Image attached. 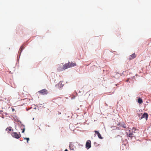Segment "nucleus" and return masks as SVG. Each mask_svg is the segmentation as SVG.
<instances>
[{
    "mask_svg": "<svg viewBox=\"0 0 151 151\" xmlns=\"http://www.w3.org/2000/svg\"><path fill=\"white\" fill-rule=\"evenodd\" d=\"M12 135L13 137L16 139H19L21 137V134L20 133L18 134L17 132H13L12 133Z\"/></svg>",
    "mask_w": 151,
    "mask_h": 151,
    "instance_id": "f257e3e1",
    "label": "nucleus"
},
{
    "mask_svg": "<svg viewBox=\"0 0 151 151\" xmlns=\"http://www.w3.org/2000/svg\"><path fill=\"white\" fill-rule=\"evenodd\" d=\"M135 130H136L135 129V128L134 127H133L132 128V132H131L130 130H129V131L130 132H129V133H128L127 134V137H132L133 135V133Z\"/></svg>",
    "mask_w": 151,
    "mask_h": 151,
    "instance_id": "f03ea898",
    "label": "nucleus"
},
{
    "mask_svg": "<svg viewBox=\"0 0 151 151\" xmlns=\"http://www.w3.org/2000/svg\"><path fill=\"white\" fill-rule=\"evenodd\" d=\"M91 147V140H88L86 142V148L87 149L90 148Z\"/></svg>",
    "mask_w": 151,
    "mask_h": 151,
    "instance_id": "7ed1b4c3",
    "label": "nucleus"
},
{
    "mask_svg": "<svg viewBox=\"0 0 151 151\" xmlns=\"http://www.w3.org/2000/svg\"><path fill=\"white\" fill-rule=\"evenodd\" d=\"M38 93L40 94H46L48 93L47 91L45 89L39 91Z\"/></svg>",
    "mask_w": 151,
    "mask_h": 151,
    "instance_id": "20e7f679",
    "label": "nucleus"
},
{
    "mask_svg": "<svg viewBox=\"0 0 151 151\" xmlns=\"http://www.w3.org/2000/svg\"><path fill=\"white\" fill-rule=\"evenodd\" d=\"M148 116L147 113H145L139 119H141L143 118H145L146 120H147L148 118Z\"/></svg>",
    "mask_w": 151,
    "mask_h": 151,
    "instance_id": "39448f33",
    "label": "nucleus"
},
{
    "mask_svg": "<svg viewBox=\"0 0 151 151\" xmlns=\"http://www.w3.org/2000/svg\"><path fill=\"white\" fill-rule=\"evenodd\" d=\"M94 132L96 134H97L99 138L101 139H103V137H102L101 134L98 131H95Z\"/></svg>",
    "mask_w": 151,
    "mask_h": 151,
    "instance_id": "423d86ee",
    "label": "nucleus"
},
{
    "mask_svg": "<svg viewBox=\"0 0 151 151\" xmlns=\"http://www.w3.org/2000/svg\"><path fill=\"white\" fill-rule=\"evenodd\" d=\"M69 63L65 64L63 66V68L64 69H66L68 68H69Z\"/></svg>",
    "mask_w": 151,
    "mask_h": 151,
    "instance_id": "0eeeda50",
    "label": "nucleus"
},
{
    "mask_svg": "<svg viewBox=\"0 0 151 151\" xmlns=\"http://www.w3.org/2000/svg\"><path fill=\"white\" fill-rule=\"evenodd\" d=\"M136 55L134 53L130 56L129 58V60H132V59L135 58L136 57Z\"/></svg>",
    "mask_w": 151,
    "mask_h": 151,
    "instance_id": "6e6552de",
    "label": "nucleus"
},
{
    "mask_svg": "<svg viewBox=\"0 0 151 151\" xmlns=\"http://www.w3.org/2000/svg\"><path fill=\"white\" fill-rule=\"evenodd\" d=\"M68 63L70 68L76 65V64L75 63L70 62H69Z\"/></svg>",
    "mask_w": 151,
    "mask_h": 151,
    "instance_id": "1a4fd4ad",
    "label": "nucleus"
},
{
    "mask_svg": "<svg viewBox=\"0 0 151 151\" xmlns=\"http://www.w3.org/2000/svg\"><path fill=\"white\" fill-rule=\"evenodd\" d=\"M24 46L23 45H22L21 46V47H20L19 50V52H20V53H21V52H22L23 50L24 49Z\"/></svg>",
    "mask_w": 151,
    "mask_h": 151,
    "instance_id": "9d476101",
    "label": "nucleus"
},
{
    "mask_svg": "<svg viewBox=\"0 0 151 151\" xmlns=\"http://www.w3.org/2000/svg\"><path fill=\"white\" fill-rule=\"evenodd\" d=\"M138 102L139 104H142L143 102L142 99L139 98L138 99Z\"/></svg>",
    "mask_w": 151,
    "mask_h": 151,
    "instance_id": "9b49d317",
    "label": "nucleus"
},
{
    "mask_svg": "<svg viewBox=\"0 0 151 151\" xmlns=\"http://www.w3.org/2000/svg\"><path fill=\"white\" fill-rule=\"evenodd\" d=\"M6 131H11L12 130L11 127H8V128H6Z\"/></svg>",
    "mask_w": 151,
    "mask_h": 151,
    "instance_id": "f8f14e48",
    "label": "nucleus"
},
{
    "mask_svg": "<svg viewBox=\"0 0 151 151\" xmlns=\"http://www.w3.org/2000/svg\"><path fill=\"white\" fill-rule=\"evenodd\" d=\"M24 139H26L27 140V143H28V141L29 140V138H24Z\"/></svg>",
    "mask_w": 151,
    "mask_h": 151,
    "instance_id": "ddd939ff",
    "label": "nucleus"
},
{
    "mask_svg": "<svg viewBox=\"0 0 151 151\" xmlns=\"http://www.w3.org/2000/svg\"><path fill=\"white\" fill-rule=\"evenodd\" d=\"M122 127L124 128H126V126L125 124H124L123 125H122Z\"/></svg>",
    "mask_w": 151,
    "mask_h": 151,
    "instance_id": "4468645a",
    "label": "nucleus"
},
{
    "mask_svg": "<svg viewBox=\"0 0 151 151\" xmlns=\"http://www.w3.org/2000/svg\"><path fill=\"white\" fill-rule=\"evenodd\" d=\"M22 129V133H24V131H25V128H23V129Z\"/></svg>",
    "mask_w": 151,
    "mask_h": 151,
    "instance_id": "2eb2a0df",
    "label": "nucleus"
},
{
    "mask_svg": "<svg viewBox=\"0 0 151 151\" xmlns=\"http://www.w3.org/2000/svg\"><path fill=\"white\" fill-rule=\"evenodd\" d=\"M138 116H139V117H140V114H138Z\"/></svg>",
    "mask_w": 151,
    "mask_h": 151,
    "instance_id": "dca6fc26",
    "label": "nucleus"
},
{
    "mask_svg": "<svg viewBox=\"0 0 151 151\" xmlns=\"http://www.w3.org/2000/svg\"><path fill=\"white\" fill-rule=\"evenodd\" d=\"M2 111H0V112H2Z\"/></svg>",
    "mask_w": 151,
    "mask_h": 151,
    "instance_id": "f3484780",
    "label": "nucleus"
}]
</instances>
